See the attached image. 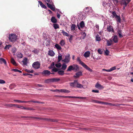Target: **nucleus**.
<instances>
[{
  "label": "nucleus",
  "instance_id": "obj_1",
  "mask_svg": "<svg viewBox=\"0 0 133 133\" xmlns=\"http://www.w3.org/2000/svg\"><path fill=\"white\" fill-rule=\"evenodd\" d=\"M79 70V68L78 65L74 64L72 65L69 66L66 70L67 72L74 71L75 72L78 71Z\"/></svg>",
  "mask_w": 133,
  "mask_h": 133
},
{
  "label": "nucleus",
  "instance_id": "obj_2",
  "mask_svg": "<svg viewBox=\"0 0 133 133\" xmlns=\"http://www.w3.org/2000/svg\"><path fill=\"white\" fill-rule=\"evenodd\" d=\"M77 60L79 62V64H80L83 67L87 70L90 72H92V70L91 69L81 60L79 57H77Z\"/></svg>",
  "mask_w": 133,
  "mask_h": 133
},
{
  "label": "nucleus",
  "instance_id": "obj_3",
  "mask_svg": "<svg viewBox=\"0 0 133 133\" xmlns=\"http://www.w3.org/2000/svg\"><path fill=\"white\" fill-rule=\"evenodd\" d=\"M17 38V36L15 34H10L9 35V39L10 41L14 42L16 40Z\"/></svg>",
  "mask_w": 133,
  "mask_h": 133
},
{
  "label": "nucleus",
  "instance_id": "obj_4",
  "mask_svg": "<svg viewBox=\"0 0 133 133\" xmlns=\"http://www.w3.org/2000/svg\"><path fill=\"white\" fill-rule=\"evenodd\" d=\"M41 64L38 61H36L34 62L32 65L33 67L35 69H38L40 67Z\"/></svg>",
  "mask_w": 133,
  "mask_h": 133
},
{
  "label": "nucleus",
  "instance_id": "obj_5",
  "mask_svg": "<svg viewBox=\"0 0 133 133\" xmlns=\"http://www.w3.org/2000/svg\"><path fill=\"white\" fill-rule=\"evenodd\" d=\"M70 60V55L68 54L65 56V58L62 60V61L66 63H68Z\"/></svg>",
  "mask_w": 133,
  "mask_h": 133
},
{
  "label": "nucleus",
  "instance_id": "obj_6",
  "mask_svg": "<svg viewBox=\"0 0 133 133\" xmlns=\"http://www.w3.org/2000/svg\"><path fill=\"white\" fill-rule=\"evenodd\" d=\"M85 13L87 15L91 14L93 12L92 8H86L85 9Z\"/></svg>",
  "mask_w": 133,
  "mask_h": 133
},
{
  "label": "nucleus",
  "instance_id": "obj_7",
  "mask_svg": "<svg viewBox=\"0 0 133 133\" xmlns=\"http://www.w3.org/2000/svg\"><path fill=\"white\" fill-rule=\"evenodd\" d=\"M55 91H59L61 92H64L65 93H69L70 92L69 90L65 89H56Z\"/></svg>",
  "mask_w": 133,
  "mask_h": 133
},
{
  "label": "nucleus",
  "instance_id": "obj_8",
  "mask_svg": "<svg viewBox=\"0 0 133 133\" xmlns=\"http://www.w3.org/2000/svg\"><path fill=\"white\" fill-rule=\"evenodd\" d=\"M107 30V31L109 32H114V31L113 27L110 25H108Z\"/></svg>",
  "mask_w": 133,
  "mask_h": 133
},
{
  "label": "nucleus",
  "instance_id": "obj_9",
  "mask_svg": "<svg viewBox=\"0 0 133 133\" xmlns=\"http://www.w3.org/2000/svg\"><path fill=\"white\" fill-rule=\"evenodd\" d=\"M111 39L113 42L115 43H117L118 42V37L116 35L113 36Z\"/></svg>",
  "mask_w": 133,
  "mask_h": 133
},
{
  "label": "nucleus",
  "instance_id": "obj_10",
  "mask_svg": "<svg viewBox=\"0 0 133 133\" xmlns=\"http://www.w3.org/2000/svg\"><path fill=\"white\" fill-rule=\"evenodd\" d=\"M82 72L79 71L76 73L75 75L74 76V77L75 78H77L80 76H82Z\"/></svg>",
  "mask_w": 133,
  "mask_h": 133
},
{
  "label": "nucleus",
  "instance_id": "obj_11",
  "mask_svg": "<svg viewBox=\"0 0 133 133\" xmlns=\"http://www.w3.org/2000/svg\"><path fill=\"white\" fill-rule=\"evenodd\" d=\"M46 4L48 8H50L51 10L53 11L55 10V8L54 5H51L48 3H47Z\"/></svg>",
  "mask_w": 133,
  "mask_h": 133
},
{
  "label": "nucleus",
  "instance_id": "obj_12",
  "mask_svg": "<svg viewBox=\"0 0 133 133\" xmlns=\"http://www.w3.org/2000/svg\"><path fill=\"white\" fill-rule=\"evenodd\" d=\"M77 82V80H75L73 82L71 83L70 84V86L76 88Z\"/></svg>",
  "mask_w": 133,
  "mask_h": 133
},
{
  "label": "nucleus",
  "instance_id": "obj_13",
  "mask_svg": "<svg viewBox=\"0 0 133 133\" xmlns=\"http://www.w3.org/2000/svg\"><path fill=\"white\" fill-rule=\"evenodd\" d=\"M42 74H44V75H50L51 74V72L50 71L47 70H44L42 72Z\"/></svg>",
  "mask_w": 133,
  "mask_h": 133
},
{
  "label": "nucleus",
  "instance_id": "obj_14",
  "mask_svg": "<svg viewBox=\"0 0 133 133\" xmlns=\"http://www.w3.org/2000/svg\"><path fill=\"white\" fill-rule=\"evenodd\" d=\"M95 87L96 88L100 89H102L104 88V87L102 86L98 83H97L95 85Z\"/></svg>",
  "mask_w": 133,
  "mask_h": 133
},
{
  "label": "nucleus",
  "instance_id": "obj_15",
  "mask_svg": "<svg viewBox=\"0 0 133 133\" xmlns=\"http://www.w3.org/2000/svg\"><path fill=\"white\" fill-rule=\"evenodd\" d=\"M28 117L30 118H32L34 119L37 120H39V119H42L44 120V119L43 118H42L39 117H34V116H28Z\"/></svg>",
  "mask_w": 133,
  "mask_h": 133
},
{
  "label": "nucleus",
  "instance_id": "obj_16",
  "mask_svg": "<svg viewBox=\"0 0 133 133\" xmlns=\"http://www.w3.org/2000/svg\"><path fill=\"white\" fill-rule=\"evenodd\" d=\"M76 88H83L84 89H85V88L83 87V85L79 83L78 81L77 82V84Z\"/></svg>",
  "mask_w": 133,
  "mask_h": 133
},
{
  "label": "nucleus",
  "instance_id": "obj_17",
  "mask_svg": "<svg viewBox=\"0 0 133 133\" xmlns=\"http://www.w3.org/2000/svg\"><path fill=\"white\" fill-rule=\"evenodd\" d=\"M101 40V36L98 34H97L95 37V41H99Z\"/></svg>",
  "mask_w": 133,
  "mask_h": 133
},
{
  "label": "nucleus",
  "instance_id": "obj_18",
  "mask_svg": "<svg viewBox=\"0 0 133 133\" xmlns=\"http://www.w3.org/2000/svg\"><path fill=\"white\" fill-rule=\"evenodd\" d=\"M107 45L108 46H110L112 44L113 41L111 39L108 40H107Z\"/></svg>",
  "mask_w": 133,
  "mask_h": 133
},
{
  "label": "nucleus",
  "instance_id": "obj_19",
  "mask_svg": "<svg viewBox=\"0 0 133 133\" xmlns=\"http://www.w3.org/2000/svg\"><path fill=\"white\" fill-rule=\"evenodd\" d=\"M90 53L89 51H87L85 52L84 56L85 58H87L90 56Z\"/></svg>",
  "mask_w": 133,
  "mask_h": 133
},
{
  "label": "nucleus",
  "instance_id": "obj_20",
  "mask_svg": "<svg viewBox=\"0 0 133 133\" xmlns=\"http://www.w3.org/2000/svg\"><path fill=\"white\" fill-rule=\"evenodd\" d=\"M27 58H25L23 60L22 62L23 63V65H27L28 63Z\"/></svg>",
  "mask_w": 133,
  "mask_h": 133
},
{
  "label": "nucleus",
  "instance_id": "obj_21",
  "mask_svg": "<svg viewBox=\"0 0 133 133\" xmlns=\"http://www.w3.org/2000/svg\"><path fill=\"white\" fill-rule=\"evenodd\" d=\"M44 82L45 83H53L52 79V78L46 79L44 81Z\"/></svg>",
  "mask_w": 133,
  "mask_h": 133
},
{
  "label": "nucleus",
  "instance_id": "obj_22",
  "mask_svg": "<svg viewBox=\"0 0 133 133\" xmlns=\"http://www.w3.org/2000/svg\"><path fill=\"white\" fill-rule=\"evenodd\" d=\"M121 3L122 4L124 5L125 6H126L128 4V3L126 0H121Z\"/></svg>",
  "mask_w": 133,
  "mask_h": 133
},
{
  "label": "nucleus",
  "instance_id": "obj_23",
  "mask_svg": "<svg viewBox=\"0 0 133 133\" xmlns=\"http://www.w3.org/2000/svg\"><path fill=\"white\" fill-rule=\"evenodd\" d=\"M38 2L42 7L45 9L47 8L46 6L42 3L41 1H38Z\"/></svg>",
  "mask_w": 133,
  "mask_h": 133
},
{
  "label": "nucleus",
  "instance_id": "obj_24",
  "mask_svg": "<svg viewBox=\"0 0 133 133\" xmlns=\"http://www.w3.org/2000/svg\"><path fill=\"white\" fill-rule=\"evenodd\" d=\"M0 63L1 64L4 63L5 64H6V63L5 60L4 59L2 58H0Z\"/></svg>",
  "mask_w": 133,
  "mask_h": 133
},
{
  "label": "nucleus",
  "instance_id": "obj_25",
  "mask_svg": "<svg viewBox=\"0 0 133 133\" xmlns=\"http://www.w3.org/2000/svg\"><path fill=\"white\" fill-rule=\"evenodd\" d=\"M48 55L50 56H54L55 53L52 50H51L49 51Z\"/></svg>",
  "mask_w": 133,
  "mask_h": 133
},
{
  "label": "nucleus",
  "instance_id": "obj_26",
  "mask_svg": "<svg viewBox=\"0 0 133 133\" xmlns=\"http://www.w3.org/2000/svg\"><path fill=\"white\" fill-rule=\"evenodd\" d=\"M11 62L15 66H17V63H16L15 60L13 58H11Z\"/></svg>",
  "mask_w": 133,
  "mask_h": 133
},
{
  "label": "nucleus",
  "instance_id": "obj_27",
  "mask_svg": "<svg viewBox=\"0 0 133 133\" xmlns=\"http://www.w3.org/2000/svg\"><path fill=\"white\" fill-rule=\"evenodd\" d=\"M61 33L63 34V35L66 36H69V35L66 32H65L64 30H61Z\"/></svg>",
  "mask_w": 133,
  "mask_h": 133
},
{
  "label": "nucleus",
  "instance_id": "obj_28",
  "mask_svg": "<svg viewBox=\"0 0 133 133\" xmlns=\"http://www.w3.org/2000/svg\"><path fill=\"white\" fill-rule=\"evenodd\" d=\"M51 20L52 22L56 23L57 22V20L55 17H52L51 19Z\"/></svg>",
  "mask_w": 133,
  "mask_h": 133
},
{
  "label": "nucleus",
  "instance_id": "obj_29",
  "mask_svg": "<svg viewBox=\"0 0 133 133\" xmlns=\"http://www.w3.org/2000/svg\"><path fill=\"white\" fill-rule=\"evenodd\" d=\"M55 47L58 50H61L62 49V48L59 44H56L55 45Z\"/></svg>",
  "mask_w": 133,
  "mask_h": 133
},
{
  "label": "nucleus",
  "instance_id": "obj_30",
  "mask_svg": "<svg viewBox=\"0 0 133 133\" xmlns=\"http://www.w3.org/2000/svg\"><path fill=\"white\" fill-rule=\"evenodd\" d=\"M32 52H34L35 54H38L39 52V50L38 49H35L34 50L32 51Z\"/></svg>",
  "mask_w": 133,
  "mask_h": 133
},
{
  "label": "nucleus",
  "instance_id": "obj_31",
  "mask_svg": "<svg viewBox=\"0 0 133 133\" xmlns=\"http://www.w3.org/2000/svg\"><path fill=\"white\" fill-rule=\"evenodd\" d=\"M117 32L118 34V36L119 37L121 38L123 37V36L122 35V32L121 30H118L117 31Z\"/></svg>",
  "mask_w": 133,
  "mask_h": 133
},
{
  "label": "nucleus",
  "instance_id": "obj_32",
  "mask_svg": "<svg viewBox=\"0 0 133 133\" xmlns=\"http://www.w3.org/2000/svg\"><path fill=\"white\" fill-rule=\"evenodd\" d=\"M81 28H83L85 26L84 23L83 21H81L79 24Z\"/></svg>",
  "mask_w": 133,
  "mask_h": 133
},
{
  "label": "nucleus",
  "instance_id": "obj_33",
  "mask_svg": "<svg viewBox=\"0 0 133 133\" xmlns=\"http://www.w3.org/2000/svg\"><path fill=\"white\" fill-rule=\"evenodd\" d=\"M67 66V65L65 63L63 64L62 67V69L65 70L66 69Z\"/></svg>",
  "mask_w": 133,
  "mask_h": 133
},
{
  "label": "nucleus",
  "instance_id": "obj_34",
  "mask_svg": "<svg viewBox=\"0 0 133 133\" xmlns=\"http://www.w3.org/2000/svg\"><path fill=\"white\" fill-rule=\"evenodd\" d=\"M59 44L61 46H64L65 44L64 41L63 40H62L61 41Z\"/></svg>",
  "mask_w": 133,
  "mask_h": 133
},
{
  "label": "nucleus",
  "instance_id": "obj_35",
  "mask_svg": "<svg viewBox=\"0 0 133 133\" xmlns=\"http://www.w3.org/2000/svg\"><path fill=\"white\" fill-rule=\"evenodd\" d=\"M112 14L113 15L112 17H114L116 18L118 16L116 14V12L115 11H113L112 13Z\"/></svg>",
  "mask_w": 133,
  "mask_h": 133
},
{
  "label": "nucleus",
  "instance_id": "obj_36",
  "mask_svg": "<svg viewBox=\"0 0 133 133\" xmlns=\"http://www.w3.org/2000/svg\"><path fill=\"white\" fill-rule=\"evenodd\" d=\"M53 82H57L60 80V78H52Z\"/></svg>",
  "mask_w": 133,
  "mask_h": 133
},
{
  "label": "nucleus",
  "instance_id": "obj_37",
  "mask_svg": "<svg viewBox=\"0 0 133 133\" xmlns=\"http://www.w3.org/2000/svg\"><path fill=\"white\" fill-rule=\"evenodd\" d=\"M76 25L75 24H72L71 27V30H74L75 29Z\"/></svg>",
  "mask_w": 133,
  "mask_h": 133
},
{
  "label": "nucleus",
  "instance_id": "obj_38",
  "mask_svg": "<svg viewBox=\"0 0 133 133\" xmlns=\"http://www.w3.org/2000/svg\"><path fill=\"white\" fill-rule=\"evenodd\" d=\"M58 73L59 75H63L64 74V71L63 70H60L58 72Z\"/></svg>",
  "mask_w": 133,
  "mask_h": 133
},
{
  "label": "nucleus",
  "instance_id": "obj_39",
  "mask_svg": "<svg viewBox=\"0 0 133 133\" xmlns=\"http://www.w3.org/2000/svg\"><path fill=\"white\" fill-rule=\"evenodd\" d=\"M50 41L49 40H47L45 42V45L46 46H48L50 45Z\"/></svg>",
  "mask_w": 133,
  "mask_h": 133
},
{
  "label": "nucleus",
  "instance_id": "obj_40",
  "mask_svg": "<svg viewBox=\"0 0 133 133\" xmlns=\"http://www.w3.org/2000/svg\"><path fill=\"white\" fill-rule=\"evenodd\" d=\"M53 26L55 29H56L59 28V26L57 24H53Z\"/></svg>",
  "mask_w": 133,
  "mask_h": 133
},
{
  "label": "nucleus",
  "instance_id": "obj_41",
  "mask_svg": "<svg viewBox=\"0 0 133 133\" xmlns=\"http://www.w3.org/2000/svg\"><path fill=\"white\" fill-rule=\"evenodd\" d=\"M92 102L94 103H98L102 104V102L99 101H98L96 100H92Z\"/></svg>",
  "mask_w": 133,
  "mask_h": 133
},
{
  "label": "nucleus",
  "instance_id": "obj_42",
  "mask_svg": "<svg viewBox=\"0 0 133 133\" xmlns=\"http://www.w3.org/2000/svg\"><path fill=\"white\" fill-rule=\"evenodd\" d=\"M55 66L57 68H60L62 66V64L60 63H58L55 64Z\"/></svg>",
  "mask_w": 133,
  "mask_h": 133
},
{
  "label": "nucleus",
  "instance_id": "obj_43",
  "mask_svg": "<svg viewBox=\"0 0 133 133\" xmlns=\"http://www.w3.org/2000/svg\"><path fill=\"white\" fill-rule=\"evenodd\" d=\"M11 70L15 72H18L20 73H21L22 72L21 71L16 69H12Z\"/></svg>",
  "mask_w": 133,
  "mask_h": 133
},
{
  "label": "nucleus",
  "instance_id": "obj_44",
  "mask_svg": "<svg viewBox=\"0 0 133 133\" xmlns=\"http://www.w3.org/2000/svg\"><path fill=\"white\" fill-rule=\"evenodd\" d=\"M17 56L19 58H22L23 57V55L20 52L18 53L17 55Z\"/></svg>",
  "mask_w": 133,
  "mask_h": 133
},
{
  "label": "nucleus",
  "instance_id": "obj_45",
  "mask_svg": "<svg viewBox=\"0 0 133 133\" xmlns=\"http://www.w3.org/2000/svg\"><path fill=\"white\" fill-rule=\"evenodd\" d=\"M17 108L23 109H25V107L23 106H20L18 105H17Z\"/></svg>",
  "mask_w": 133,
  "mask_h": 133
},
{
  "label": "nucleus",
  "instance_id": "obj_46",
  "mask_svg": "<svg viewBox=\"0 0 133 133\" xmlns=\"http://www.w3.org/2000/svg\"><path fill=\"white\" fill-rule=\"evenodd\" d=\"M58 70L57 69L55 68V67H54V68H53L51 71V72H57Z\"/></svg>",
  "mask_w": 133,
  "mask_h": 133
},
{
  "label": "nucleus",
  "instance_id": "obj_47",
  "mask_svg": "<svg viewBox=\"0 0 133 133\" xmlns=\"http://www.w3.org/2000/svg\"><path fill=\"white\" fill-rule=\"evenodd\" d=\"M64 98H77L76 96H65L64 97Z\"/></svg>",
  "mask_w": 133,
  "mask_h": 133
},
{
  "label": "nucleus",
  "instance_id": "obj_48",
  "mask_svg": "<svg viewBox=\"0 0 133 133\" xmlns=\"http://www.w3.org/2000/svg\"><path fill=\"white\" fill-rule=\"evenodd\" d=\"M55 64L54 62H53L51 65L49 67V69H51L54 67Z\"/></svg>",
  "mask_w": 133,
  "mask_h": 133
},
{
  "label": "nucleus",
  "instance_id": "obj_49",
  "mask_svg": "<svg viewBox=\"0 0 133 133\" xmlns=\"http://www.w3.org/2000/svg\"><path fill=\"white\" fill-rule=\"evenodd\" d=\"M116 69V67H115V66L113 67H112L110 69H109L108 71L109 72H110V71H112L113 70H115Z\"/></svg>",
  "mask_w": 133,
  "mask_h": 133
},
{
  "label": "nucleus",
  "instance_id": "obj_50",
  "mask_svg": "<svg viewBox=\"0 0 133 133\" xmlns=\"http://www.w3.org/2000/svg\"><path fill=\"white\" fill-rule=\"evenodd\" d=\"M102 104L106 105H111V103H108V102H102Z\"/></svg>",
  "mask_w": 133,
  "mask_h": 133
},
{
  "label": "nucleus",
  "instance_id": "obj_51",
  "mask_svg": "<svg viewBox=\"0 0 133 133\" xmlns=\"http://www.w3.org/2000/svg\"><path fill=\"white\" fill-rule=\"evenodd\" d=\"M11 46L10 45H6L4 48V49H9V48L11 47Z\"/></svg>",
  "mask_w": 133,
  "mask_h": 133
},
{
  "label": "nucleus",
  "instance_id": "obj_52",
  "mask_svg": "<svg viewBox=\"0 0 133 133\" xmlns=\"http://www.w3.org/2000/svg\"><path fill=\"white\" fill-rule=\"evenodd\" d=\"M117 21L119 22H121V18L119 16H118V17L116 18Z\"/></svg>",
  "mask_w": 133,
  "mask_h": 133
},
{
  "label": "nucleus",
  "instance_id": "obj_53",
  "mask_svg": "<svg viewBox=\"0 0 133 133\" xmlns=\"http://www.w3.org/2000/svg\"><path fill=\"white\" fill-rule=\"evenodd\" d=\"M5 81L0 79V84H5Z\"/></svg>",
  "mask_w": 133,
  "mask_h": 133
},
{
  "label": "nucleus",
  "instance_id": "obj_54",
  "mask_svg": "<svg viewBox=\"0 0 133 133\" xmlns=\"http://www.w3.org/2000/svg\"><path fill=\"white\" fill-rule=\"evenodd\" d=\"M82 38L83 39L86 37V34L85 32H83L82 33Z\"/></svg>",
  "mask_w": 133,
  "mask_h": 133
},
{
  "label": "nucleus",
  "instance_id": "obj_55",
  "mask_svg": "<svg viewBox=\"0 0 133 133\" xmlns=\"http://www.w3.org/2000/svg\"><path fill=\"white\" fill-rule=\"evenodd\" d=\"M62 57L61 55H59L58 57V59L59 62H60V61L62 60Z\"/></svg>",
  "mask_w": 133,
  "mask_h": 133
},
{
  "label": "nucleus",
  "instance_id": "obj_56",
  "mask_svg": "<svg viewBox=\"0 0 133 133\" xmlns=\"http://www.w3.org/2000/svg\"><path fill=\"white\" fill-rule=\"evenodd\" d=\"M98 52L99 54H102L103 53V51L100 49H98Z\"/></svg>",
  "mask_w": 133,
  "mask_h": 133
},
{
  "label": "nucleus",
  "instance_id": "obj_57",
  "mask_svg": "<svg viewBox=\"0 0 133 133\" xmlns=\"http://www.w3.org/2000/svg\"><path fill=\"white\" fill-rule=\"evenodd\" d=\"M77 98H79V99H87V98L85 97L77 96Z\"/></svg>",
  "mask_w": 133,
  "mask_h": 133
},
{
  "label": "nucleus",
  "instance_id": "obj_58",
  "mask_svg": "<svg viewBox=\"0 0 133 133\" xmlns=\"http://www.w3.org/2000/svg\"><path fill=\"white\" fill-rule=\"evenodd\" d=\"M109 53V52L108 50L107 49L105 51V54L106 55H108Z\"/></svg>",
  "mask_w": 133,
  "mask_h": 133
},
{
  "label": "nucleus",
  "instance_id": "obj_59",
  "mask_svg": "<svg viewBox=\"0 0 133 133\" xmlns=\"http://www.w3.org/2000/svg\"><path fill=\"white\" fill-rule=\"evenodd\" d=\"M45 1L46 2H48V3H49L51 4H52V2L51 0H45Z\"/></svg>",
  "mask_w": 133,
  "mask_h": 133
},
{
  "label": "nucleus",
  "instance_id": "obj_60",
  "mask_svg": "<svg viewBox=\"0 0 133 133\" xmlns=\"http://www.w3.org/2000/svg\"><path fill=\"white\" fill-rule=\"evenodd\" d=\"M113 2L115 4H117L119 2V0H112Z\"/></svg>",
  "mask_w": 133,
  "mask_h": 133
},
{
  "label": "nucleus",
  "instance_id": "obj_61",
  "mask_svg": "<svg viewBox=\"0 0 133 133\" xmlns=\"http://www.w3.org/2000/svg\"><path fill=\"white\" fill-rule=\"evenodd\" d=\"M25 109H26L27 110H35V109L32 108H25Z\"/></svg>",
  "mask_w": 133,
  "mask_h": 133
},
{
  "label": "nucleus",
  "instance_id": "obj_62",
  "mask_svg": "<svg viewBox=\"0 0 133 133\" xmlns=\"http://www.w3.org/2000/svg\"><path fill=\"white\" fill-rule=\"evenodd\" d=\"M107 3L105 2H103L102 3V5L104 6H105L106 5H107Z\"/></svg>",
  "mask_w": 133,
  "mask_h": 133
},
{
  "label": "nucleus",
  "instance_id": "obj_63",
  "mask_svg": "<svg viewBox=\"0 0 133 133\" xmlns=\"http://www.w3.org/2000/svg\"><path fill=\"white\" fill-rule=\"evenodd\" d=\"M92 92H93L95 93H98L99 91L98 90H92Z\"/></svg>",
  "mask_w": 133,
  "mask_h": 133
},
{
  "label": "nucleus",
  "instance_id": "obj_64",
  "mask_svg": "<svg viewBox=\"0 0 133 133\" xmlns=\"http://www.w3.org/2000/svg\"><path fill=\"white\" fill-rule=\"evenodd\" d=\"M37 86L40 87H44V85H42L40 84H38L37 85Z\"/></svg>",
  "mask_w": 133,
  "mask_h": 133
}]
</instances>
